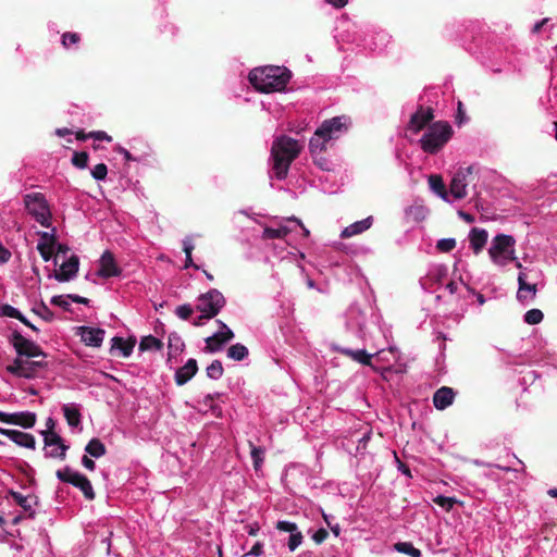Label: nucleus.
I'll list each match as a JSON object with an SVG mask.
<instances>
[{"label": "nucleus", "mask_w": 557, "mask_h": 557, "mask_svg": "<svg viewBox=\"0 0 557 557\" xmlns=\"http://www.w3.org/2000/svg\"><path fill=\"white\" fill-rule=\"evenodd\" d=\"M292 77L285 66L267 65L250 71L248 78L256 90L264 94L282 91Z\"/></svg>", "instance_id": "1"}, {"label": "nucleus", "mask_w": 557, "mask_h": 557, "mask_svg": "<svg viewBox=\"0 0 557 557\" xmlns=\"http://www.w3.org/2000/svg\"><path fill=\"white\" fill-rule=\"evenodd\" d=\"M302 145L289 136L282 135L277 137L271 148L273 159V171L277 180H284L287 176L292 162L298 158Z\"/></svg>", "instance_id": "2"}, {"label": "nucleus", "mask_w": 557, "mask_h": 557, "mask_svg": "<svg viewBox=\"0 0 557 557\" xmlns=\"http://www.w3.org/2000/svg\"><path fill=\"white\" fill-rule=\"evenodd\" d=\"M349 126L350 119L345 115L323 121L309 141V151L312 158L323 154L327 149L329 141L336 139L341 134L346 133Z\"/></svg>", "instance_id": "3"}, {"label": "nucleus", "mask_w": 557, "mask_h": 557, "mask_svg": "<svg viewBox=\"0 0 557 557\" xmlns=\"http://www.w3.org/2000/svg\"><path fill=\"white\" fill-rule=\"evenodd\" d=\"M454 131L446 121H437L429 125L420 139L421 149L429 154H436L453 137Z\"/></svg>", "instance_id": "4"}, {"label": "nucleus", "mask_w": 557, "mask_h": 557, "mask_svg": "<svg viewBox=\"0 0 557 557\" xmlns=\"http://www.w3.org/2000/svg\"><path fill=\"white\" fill-rule=\"evenodd\" d=\"M516 239L511 235L497 234L491 243L488 255L492 261L498 265H505L509 261H516Z\"/></svg>", "instance_id": "5"}, {"label": "nucleus", "mask_w": 557, "mask_h": 557, "mask_svg": "<svg viewBox=\"0 0 557 557\" xmlns=\"http://www.w3.org/2000/svg\"><path fill=\"white\" fill-rule=\"evenodd\" d=\"M225 304L226 300L223 294L215 288H212L209 292L200 295L196 306V309L201 312L199 319L209 320L214 318L225 306Z\"/></svg>", "instance_id": "6"}, {"label": "nucleus", "mask_w": 557, "mask_h": 557, "mask_svg": "<svg viewBox=\"0 0 557 557\" xmlns=\"http://www.w3.org/2000/svg\"><path fill=\"white\" fill-rule=\"evenodd\" d=\"M24 203L28 213L42 226L49 227L51 212L45 196L40 193L27 194Z\"/></svg>", "instance_id": "7"}, {"label": "nucleus", "mask_w": 557, "mask_h": 557, "mask_svg": "<svg viewBox=\"0 0 557 557\" xmlns=\"http://www.w3.org/2000/svg\"><path fill=\"white\" fill-rule=\"evenodd\" d=\"M55 475L61 482L72 484L73 486L77 487L83 493L86 499H95V491L92 488L91 482L86 475L77 471H74L69 466L64 467L63 469L57 470Z\"/></svg>", "instance_id": "8"}, {"label": "nucleus", "mask_w": 557, "mask_h": 557, "mask_svg": "<svg viewBox=\"0 0 557 557\" xmlns=\"http://www.w3.org/2000/svg\"><path fill=\"white\" fill-rule=\"evenodd\" d=\"M10 342L18 357H47L46 352L40 348L39 345L24 337L18 331H14L12 333Z\"/></svg>", "instance_id": "9"}, {"label": "nucleus", "mask_w": 557, "mask_h": 557, "mask_svg": "<svg viewBox=\"0 0 557 557\" xmlns=\"http://www.w3.org/2000/svg\"><path fill=\"white\" fill-rule=\"evenodd\" d=\"M473 170L474 168L470 165L455 173L449 184V193L455 199H463L467 196V186L473 181Z\"/></svg>", "instance_id": "10"}, {"label": "nucleus", "mask_w": 557, "mask_h": 557, "mask_svg": "<svg viewBox=\"0 0 557 557\" xmlns=\"http://www.w3.org/2000/svg\"><path fill=\"white\" fill-rule=\"evenodd\" d=\"M41 435L44 436V442L46 447L59 446L60 451L54 453V450H47L46 457L58 458L60 460H64L66 457V451L69 446L64 444L63 438L55 433L54 431H42Z\"/></svg>", "instance_id": "11"}, {"label": "nucleus", "mask_w": 557, "mask_h": 557, "mask_svg": "<svg viewBox=\"0 0 557 557\" xmlns=\"http://www.w3.org/2000/svg\"><path fill=\"white\" fill-rule=\"evenodd\" d=\"M79 268V258L76 255H72L66 262L60 265V270L54 271L49 277H53L58 282H69L73 280Z\"/></svg>", "instance_id": "12"}, {"label": "nucleus", "mask_w": 557, "mask_h": 557, "mask_svg": "<svg viewBox=\"0 0 557 557\" xmlns=\"http://www.w3.org/2000/svg\"><path fill=\"white\" fill-rule=\"evenodd\" d=\"M36 413L29 411L5 413L0 412V421L9 424L20 425L24 429H30L36 423Z\"/></svg>", "instance_id": "13"}, {"label": "nucleus", "mask_w": 557, "mask_h": 557, "mask_svg": "<svg viewBox=\"0 0 557 557\" xmlns=\"http://www.w3.org/2000/svg\"><path fill=\"white\" fill-rule=\"evenodd\" d=\"M433 119L434 114L432 108H424L423 106H419L417 111L411 115L409 120L408 129L417 134L422 131Z\"/></svg>", "instance_id": "14"}, {"label": "nucleus", "mask_w": 557, "mask_h": 557, "mask_svg": "<svg viewBox=\"0 0 557 557\" xmlns=\"http://www.w3.org/2000/svg\"><path fill=\"white\" fill-rule=\"evenodd\" d=\"M121 273L122 270L116 264L113 253L106 250L99 260V270L97 272L98 276L109 278L119 276Z\"/></svg>", "instance_id": "15"}, {"label": "nucleus", "mask_w": 557, "mask_h": 557, "mask_svg": "<svg viewBox=\"0 0 557 557\" xmlns=\"http://www.w3.org/2000/svg\"><path fill=\"white\" fill-rule=\"evenodd\" d=\"M77 333L82 342L91 347H100L106 334L104 330L91 326H79Z\"/></svg>", "instance_id": "16"}, {"label": "nucleus", "mask_w": 557, "mask_h": 557, "mask_svg": "<svg viewBox=\"0 0 557 557\" xmlns=\"http://www.w3.org/2000/svg\"><path fill=\"white\" fill-rule=\"evenodd\" d=\"M8 494L13 498V500L27 513V518H34L35 511L33 510V506H37L39 500L35 495L24 496L18 492L10 490Z\"/></svg>", "instance_id": "17"}, {"label": "nucleus", "mask_w": 557, "mask_h": 557, "mask_svg": "<svg viewBox=\"0 0 557 557\" xmlns=\"http://www.w3.org/2000/svg\"><path fill=\"white\" fill-rule=\"evenodd\" d=\"M455 396L451 387L443 386L434 393L433 405L436 409L444 410L453 404Z\"/></svg>", "instance_id": "18"}, {"label": "nucleus", "mask_w": 557, "mask_h": 557, "mask_svg": "<svg viewBox=\"0 0 557 557\" xmlns=\"http://www.w3.org/2000/svg\"><path fill=\"white\" fill-rule=\"evenodd\" d=\"M198 371V364L196 359H188V361L175 372V383L177 385L186 384Z\"/></svg>", "instance_id": "19"}, {"label": "nucleus", "mask_w": 557, "mask_h": 557, "mask_svg": "<svg viewBox=\"0 0 557 557\" xmlns=\"http://www.w3.org/2000/svg\"><path fill=\"white\" fill-rule=\"evenodd\" d=\"M9 438L21 447L29 449H35L36 447V440L30 433L13 430V432L9 433Z\"/></svg>", "instance_id": "20"}, {"label": "nucleus", "mask_w": 557, "mask_h": 557, "mask_svg": "<svg viewBox=\"0 0 557 557\" xmlns=\"http://www.w3.org/2000/svg\"><path fill=\"white\" fill-rule=\"evenodd\" d=\"M372 225V216H369L367 219H363L361 221H357L349 226L345 227L342 231L341 237L342 238H348L358 234H361L362 232L370 228Z\"/></svg>", "instance_id": "21"}, {"label": "nucleus", "mask_w": 557, "mask_h": 557, "mask_svg": "<svg viewBox=\"0 0 557 557\" xmlns=\"http://www.w3.org/2000/svg\"><path fill=\"white\" fill-rule=\"evenodd\" d=\"M469 237L474 253H479L486 245L488 234L483 228L473 227Z\"/></svg>", "instance_id": "22"}, {"label": "nucleus", "mask_w": 557, "mask_h": 557, "mask_svg": "<svg viewBox=\"0 0 557 557\" xmlns=\"http://www.w3.org/2000/svg\"><path fill=\"white\" fill-rule=\"evenodd\" d=\"M518 284H519V288H518V293H517L518 300L523 301L527 298V296L523 294L524 292L531 293L532 297H534L536 295V292H537L536 284L528 283L525 273H523V272L519 273Z\"/></svg>", "instance_id": "23"}, {"label": "nucleus", "mask_w": 557, "mask_h": 557, "mask_svg": "<svg viewBox=\"0 0 557 557\" xmlns=\"http://www.w3.org/2000/svg\"><path fill=\"white\" fill-rule=\"evenodd\" d=\"M135 344L136 341L134 338H128L125 341L122 337L114 336L112 338L111 351L119 349L124 357H128L132 354Z\"/></svg>", "instance_id": "24"}, {"label": "nucleus", "mask_w": 557, "mask_h": 557, "mask_svg": "<svg viewBox=\"0 0 557 557\" xmlns=\"http://www.w3.org/2000/svg\"><path fill=\"white\" fill-rule=\"evenodd\" d=\"M429 184L431 189L438 195L443 200L449 201L448 199V191L446 189V186L444 184V181L441 175H430L429 177Z\"/></svg>", "instance_id": "25"}, {"label": "nucleus", "mask_w": 557, "mask_h": 557, "mask_svg": "<svg viewBox=\"0 0 557 557\" xmlns=\"http://www.w3.org/2000/svg\"><path fill=\"white\" fill-rule=\"evenodd\" d=\"M342 354L351 358L352 360L364 364V366H372V355L368 354L363 349L352 350V349H342Z\"/></svg>", "instance_id": "26"}, {"label": "nucleus", "mask_w": 557, "mask_h": 557, "mask_svg": "<svg viewBox=\"0 0 557 557\" xmlns=\"http://www.w3.org/2000/svg\"><path fill=\"white\" fill-rule=\"evenodd\" d=\"M85 451L94 458H100L107 454V448L99 438L94 437L87 443Z\"/></svg>", "instance_id": "27"}, {"label": "nucleus", "mask_w": 557, "mask_h": 557, "mask_svg": "<svg viewBox=\"0 0 557 557\" xmlns=\"http://www.w3.org/2000/svg\"><path fill=\"white\" fill-rule=\"evenodd\" d=\"M169 357H175L184 350L185 344L181 336L176 333H171L168 337Z\"/></svg>", "instance_id": "28"}, {"label": "nucleus", "mask_w": 557, "mask_h": 557, "mask_svg": "<svg viewBox=\"0 0 557 557\" xmlns=\"http://www.w3.org/2000/svg\"><path fill=\"white\" fill-rule=\"evenodd\" d=\"M62 411L70 426L76 428L81 423V412L72 405H64Z\"/></svg>", "instance_id": "29"}, {"label": "nucleus", "mask_w": 557, "mask_h": 557, "mask_svg": "<svg viewBox=\"0 0 557 557\" xmlns=\"http://www.w3.org/2000/svg\"><path fill=\"white\" fill-rule=\"evenodd\" d=\"M205 342L206 346L203 350L210 354L220 351L225 345L219 332L214 333L212 336L207 337Z\"/></svg>", "instance_id": "30"}, {"label": "nucleus", "mask_w": 557, "mask_h": 557, "mask_svg": "<svg viewBox=\"0 0 557 557\" xmlns=\"http://www.w3.org/2000/svg\"><path fill=\"white\" fill-rule=\"evenodd\" d=\"M248 348L243 344H235L228 347L227 349V357L235 360V361H242L248 356Z\"/></svg>", "instance_id": "31"}, {"label": "nucleus", "mask_w": 557, "mask_h": 557, "mask_svg": "<svg viewBox=\"0 0 557 557\" xmlns=\"http://www.w3.org/2000/svg\"><path fill=\"white\" fill-rule=\"evenodd\" d=\"M162 347L163 343L152 335L144 336L139 343V350L141 351L152 349L160 350Z\"/></svg>", "instance_id": "32"}, {"label": "nucleus", "mask_w": 557, "mask_h": 557, "mask_svg": "<svg viewBox=\"0 0 557 557\" xmlns=\"http://www.w3.org/2000/svg\"><path fill=\"white\" fill-rule=\"evenodd\" d=\"M47 367V363L42 360H34V361H27L25 360L24 363V372L28 375H23L25 379H33L36 376L39 369H44Z\"/></svg>", "instance_id": "33"}, {"label": "nucleus", "mask_w": 557, "mask_h": 557, "mask_svg": "<svg viewBox=\"0 0 557 557\" xmlns=\"http://www.w3.org/2000/svg\"><path fill=\"white\" fill-rule=\"evenodd\" d=\"M394 547L397 552L409 555L410 557H421L422 555L420 549L416 548L410 542H398Z\"/></svg>", "instance_id": "34"}, {"label": "nucleus", "mask_w": 557, "mask_h": 557, "mask_svg": "<svg viewBox=\"0 0 557 557\" xmlns=\"http://www.w3.org/2000/svg\"><path fill=\"white\" fill-rule=\"evenodd\" d=\"M288 233H289V230L286 226H281L278 228L265 227L263 230L262 238L263 239L284 238Z\"/></svg>", "instance_id": "35"}, {"label": "nucleus", "mask_w": 557, "mask_h": 557, "mask_svg": "<svg viewBox=\"0 0 557 557\" xmlns=\"http://www.w3.org/2000/svg\"><path fill=\"white\" fill-rule=\"evenodd\" d=\"M446 274L447 270L445 267L436 268L434 271L430 272L426 275L423 286L428 287L429 284L431 286L433 283H440L442 278L446 276Z\"/></svg>", "instance_id": "36"}, {"label": "nucleus", "mask_w": 557, "mask_h": 557, "mask_svg": "<svg viewBox=\"0 0 557 557\" xmlns=\"http://www.w3.org/2000/svg\"><path fill=\"white\" fill-rule=\"evenodd\" d=\"M210 379L218 380L223 375L224 369L220 360H213L206 369Z\"/></svg>", "instance_id": "37"}, {"label": "nucleus", "mask_w": 557, "mask_h": 557, "mask_svg": "<svg viewBox=\"0 0 557 557\" xmlns=\"http://www.w3.org/2000/svg\"><path fill=\"white\" fill-rule=\"evenodd\" d=\"M24 363L25 360L21 358L14 359L13 363L7 367V371L17 377H23V375H28L24 372Z\"/></svg>", "instance_id": "38"}, {"label": "nucleus", "mask_w": 557, "mask_h": 557, "mask_svg": "<svg viewBox=\"0 0 557 557\" xmlns=\"http://www.w3.org/2000/svg\"><path fill=\"white\" fill-rule=\"evenodd\" d=\"M544 314L540 309H531L524 314V322L530 325H534L542 322Z\"/></svg>", "instance_id": "39"}, {"label": "nucleus", "mask_w": 557, "mask_h": 557, "mask_svg": "<svg viewBox=\"0 0 557 557\" xmlns=\"http://www.w3.org/2000/svg\"><path fill=\"white\" fill-rule=\"evenodd\" d=\"M89 156L86 151L74 152L72 164L78 169H85L88 164Z\"/></svg>", "instance_id": "40"}, {"label": "nucleus", "mask_w": 557, "mask_h": 557, "mask_svg": "<svg viewBox=\"0 0 557 557\" xmlns=\"http://www.w3.org/2000/svg\"><path fill=\"white\" fill-rule=\"evenodd\" d=\"M54 246L55 245H46L44 243L37 244V250L46 262L52 259Z\"/></svg>", "instance_id": "41"}, {"label": "nucleus", "mask_w": 557, "mask_h": 557, "mask_svg": "<svg viewBox=\"0 0 557 557\" xmlns=\"http://www.w3.org/2000/svg\"><path fill=\"white\" fill-rule=\"evenodd\" d=\"M33 312L41 317L45 321L50 322L53 320V312L41 301L38 308H33Z\"/></svg>", "instance_id": "42"}, {"label": "nucleus", "mask_w": 557, "mask_h": 557, "mask_svg": "<svg viewBox=\"0 0 557 557\" xmlns=\"http://www.w3.org/2000/svg\"><path fill=\"white\" fill-rule=\"evenodd\" d=\"M434 503L445 510L449 511L457 503L456 498L438 495L434 498Z\"/></svg>", "instance_id": "43"}, {"label": "nucleus", "mask_w": 557, "mask_h": 557, "mask_svg": "<svg viewBox=\"0 0 557 557\" xmlns=\"http://www.w3.org/2000/svg\"><path fill=\"white\" fill-rule=\"evenodd\" d=\"M304 536L299 529L289 535L287 546L290 552H294L302 543Z\"/></svg>", "instance_id": "44"}, {"label": "nucleus", "mask_w": 557, "mask_h": 557, "mask_svg": "<svg viewBox=\"0 0 557 557\" xmlns=\"http://www.w3.org/2000/svg\"><path fill=\"white\" fill-rule=\"evenodd\" d=\"M456 247L455 238H443L436 244V248L441 252H449Z\"/></svg>", "instance_id": "45"}, {"label": "nucleus", "mask_w": 557, "mask_h": 557, "mask_svg": "<svg viewBox=\"0 0 557 557\" xmlns=\"http://www.w3.org/2000/svg\"><path fill=\"white\" fill-rule=\"evenodd\" d=\"M21 314L22 313L11 305L4 304L0 306V315L2 317L18 319Z\"/></svg>", "instance_id": "46"}, {"label": "nucleus", "mask_w": 557, "mask_h": 557, "mask_svg": "<svg viewBox=\"0 0 557 557\" xmlns=\"http://www.w3.org/2000/svg\"><path fill=\"white\" fill-rule=\"evenodd\" d=\"M81 40V37L77 33H64L62 35V45L64 48H70L72 45L78 44Z\"/></svg>", "instance_id": "47"}, {"label": "nucleus", "mask_w": 557, "mask_h": 557, "mask_svg": "<svg viewBox=\"0 0 557 557\" xmlns=\"http://www.w3.org/2000/svg\"><path fill=\"white\" fill-rule=\"evenodd\" d=\"M250 447H251V458L253 460L255 469H258L263 461L262 456L264 454V450L261 447L253 446L252 443H250Z\"/></svg>", "instance_id": "48"}, {"label": "nucleus", "mask_w": 557, "mask_h": 557, "mask_svg": "<svg viewBox=\"0 0 557 557\" xmlns=\"http://www.w3.org/2000/svg\"><path fill=\"white\" fill-rule=\"evenodd\" d=\"M108 168L104 163H99L91 170V175L97 181H103L107 177Z\"/></svg>", "instance_id": "49"}, {"label": "nucleus", "mask_w": 557, "mask_h": 557, "mask_svg": "<svg viewBox=\"0 0 557 557\" xmlns=\"http://www.w3.org/2000/svg\"><path fill=\"white\" fill-rule=\"evenodd\" d=\"M216 323L221 327V331L219 332V334L222 336L223 342L226 344L230 341H232L234 338V336H235L234 332L224 322H222L221 320H216Z\"/></svg>", "instance_id": "50"}, {"label": "nucleus", "mask_w": 557, "mask_h": 557, "mask_svg": "<svg viewBox=\"0 0 557 557\" xmlns=\"http://www.w3.org/2000/svg\"><path fill=\"white\" fill-rule=\"evenodd\" d=\"M193 312L194 310L191 306L188 304L181 305L175 310L176 315L182 320H188L191 317Z\"/></svg>", "instance_id": "51"}, {"label": "nucleus", "mask_w": 557, "mask_h": 557, "mask_svg": "<svg viewBox=\"0 0 557 557\" xmlns=\"http://www.w3.org/2000/svg\"><path fill=\"white\" fill-rule=\"evenodd\" d=\"M275 528L278 531L288 532L290 534L298 530V525L289 521H277Z\"/></svg>", "instance_id": "52"}, {"label": "nucleus", "mask_w": 557, "mask_h": 557, "mask_svg": "<svg viewBox=\"0 0 557 557\" xmlns=\"http://www.w3.org/2000/svg\"><path fill=\"white\" fill-rule=\"evenodd\" d=\"M67 299L69 298H66V296L64 297L62 295L53 296L51 298V304L61 307L65 311H71V305Z\"/></svg>", "instance_id": "53"}, {"label": "nucleus", "mask_w": 557, "mask_h": 557, "mask_svg": "<svg viewBox=\"0 0 557 557\" xmlns=\"http://www.w3.org/2000/svg\"><path fill=\"white\" fill-rule=\"evenodd\" d=\"M193 250H194V246L188 240H184V252L186 255L185 268L194 267V268L198 269V267L196 264H194V262H193V258H191Z\"/></svg>", "instance_id": "54"}, {"label": "nucleus", "mask_w": 557, "mask_h": 557, "mask_svg": "<svg viewBox=\"0 0 557 557\" xmlns=\"http://www.w3.org/2000/svg\"><path fill=\"white\" fill-rule=\"evenodd\" d=\"M40 240L38 243H44L46 245H55L57 237L54 234L48 232H39Z\"/></svg>", "instance_id": "55"}, {"label": "nucleus", "mask_w": 557, "mask_h": 557, "mask_svg": "<svg viewBox=\"0 0 557 557\" xmlns=\"http://www.w3.org/2000/svg\"><path fill=\"white\" fill-rule=\"evenodd\" d=\"M88 136L95 140L112 141V137L103 131L90 132L88 133Z\"/></svg>", "instance_id": "56"}, {"label": "nucleus", "mask_w": 557, "mask_h": 557, "mask_svg": "<svg viewBox=\"0 0 557 557\" xmlns=\"http://www.w3.org/2000/svg\"><path fill=\"white\" fill-rule=\"evenodd\" d=\"M327 535H329V532H327L325 529L321 528V529H319V530L313 534L312 540H313L317 544H321V543H323V542L326 540Z\"/></svg>", "instance_id": "57"}, {"label": "nucleus", "mask_w": 557, "mask_h": 557, "mask_svg": "<svg viewBox=\"0 0 557 557\" xmlns=\"http://www.w3.org/2000/svg\"><path fill=\"white\" fill-rule=\"evenodd\" d=\"M467 120L466 113L463 111V104L461 101H458L457 103V115H456V123L458 125H461Z\"/></svg>", "instance_id": "58"}, {"label": "nucleus", "mask_w": 557, "mask_h": 557, "mask_svg": "<svg viewBox=\"0 0 557 557\" xmlns=\"http://www.w3.org/2000/svg\"><path fill=\"white\" fill-rule=\"evenodd\" d=\"M313 162L322 170H329V161L322 154L317 158H313Z\"/></svg>", "instance_id": "59"}, {"label": "nucleus", "mask_w": 557, "mask_h": 557, "mask_svg": "<svg viewBox=\"0 0 557 557\" xmlns=\"http://www.w3.org/2000/svg\"><path fill=\"white\" fill-rule=\"evenodd\" d=\"M11 252L0 243V262L5 263L10 260Z\"/></svg>", "instance_id": "60"}, {"label": "nucleus", "mask_w": 557, "mask_h": 557, "mask_svg": "<svg viewBox=\"0 0 557 557\" xmlns=\"http://www.w3.org/2000/svg\"><path fill=\"white\" fill-rule=\"evenodd\" d=\"M66 298L71 299L75 304H82V305H88L89 304V299L88 298H85V297H82V296H78V295H74V294L66 295Z\"/></svg>", "instance_id": "61"}, {"label": "nucleus", "mask_w": 557, "mask_h": 557, "mask_svg": "<svg viewBox=\"0 0 557 557\" xmlns=\"http://www.w3.org/2000/svg\"><path fill=\"white\" fill-rule=\"evenodd\" d=\"M82 463H83V466H84L86 469H88V470H90V471H94V470H95V468H96V463H95V461H94L91 458H89L87 455H84V456H83V458H82Z\"/></svg>", "instance_id": "62"}, {"label": "nucleus", "mask_w": 557, "mask_h": 557, "mask_svg": "<svg viewBox=\"0 0 557 557\" xmlns=\"http://www.w3.org/2000/svg\"><path fill=\"white\" fill-rule=\"evenodd\" d=\"M263 553V545L261 542H256L255 545L251 547L249 555L252 556H260Z\"/></svg>", "instance_id": "63"}, {"label": "nucleus", "mask_w": 557, "mask_h": 557, "mask_svg": "<svg viewBox=\"0 0 557 557\" xmlns=\"http://www.w3.org/2000/svg\"><path fill=\"white\" fill-rule=\"evenodd\" d=\"M329 4L336 9H342L347 5L348 0H325Z\"/></svg>", "instance_id": "64"}]
</instances>
